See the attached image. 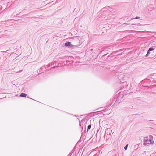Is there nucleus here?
Returning a JSON list of instances; mask_svg holds the SVG:
<instances>
[{
  "instance_id": "f257e3e1",
  "label": "nucleus",
  "mask_w": 156,
  "mask_h": 156,
  "mask_svg": "<svg viewBox=\"0 0 156 156\" xmlns=\"http://www.w3.org/2000/svg\"><path fill=\"white\" fill-rule=\"evenodd\" d=\"M144 144L146 145L147 144H149L153 143V137L152 136H149V139H148L147 138L145 137L144 140Z\"/></svg>"
},
{
  "instance_id": "f03ea898",
  "label": "nucleus",
  "mask_w": 156,
  "mask_h": 156,
  "mask_svg": "<svg viewBox=\"0 0 156 156\" xmlns=\"http://www.w3.org/2000/svg\"><path fill=\"white\" fill-rule=\"evenodd\" d=\"M65 46L66 47H72L73 46L71 44V42H69L65 43Z\"/></svg>"
},
{
  "instance_id": "7ed1b4c3",
  "label": "nucleus",
  "mask_w": 156,
  "mask_h": 156,
  "mask_svg": "<svg viewBox=\"0 0 156 156\" xmlns=\"http://www.w3.org/2000/svg\"><path fill=\"white\" fill-rule=\"evenodd\" d=\"M27 95L26 94L24 93H21L20 96L21 97H26Z\"/></svg>"
},
{
  "instance_id": "20e7f679",
  "label": "nucleus",
  "mask_w": 156,
  "mask_h": 156,
  "mask_svg": "<svg viewBox=\"0 0 156 156\" xmlns=\"http://www.w3.org/2000/svg\"><path fill=\"white\" fill-rule=\"evenodd\" d=\"M154 50V48L153 47H151L150 48L148 49V51H151L153 50Z\"/></svg>"
},
{
  "instance_id": "39448f33",
  "label": "nucleus",
  "mask_w": 156,
  "mask_h": 156,
  "mask_svg": "<svg viewBox=\"0 0 156 156\" xmlns=\"http://www.w3.org/2000/svg\"><path fill=\"white\" fill-rule=\"evenodd\" d=\"M91 125H89L87 127V132H88V129H90L91 128Z\"/></svg>"
},
{
  "instance_id": "423d86ee",
  "label": "nucleus",
  "mask_w": 156,
  "mask_h": 156,
  "mask_svg": "<svg viewBox=\"0 0 156 156\" xmlns=\"http://www.w3.org/2000/svg\"><path fill=\"white\" fill-rule=\"evenodd\" d=\"M128 146V144H127L124 147L125 150H126L127 149V148Z\"/></svg>"
},
{
  "instance_id": "0eeeda50",
  "label": "nucleus",
  "mask_w": 156,
  "mask_h": 156,
  "mask_svg": "<svg viewBox=\"0 0 156 156\" xmlns=\"http://www.w3.org/2000/svg\"><path fill=\"white\" fill-rule=\"evenodd\" d=\"M150 51H148V50L147 51V54L146 55V56H145V57H147L149 54H150V52H149Z\"/></svg>"
},
{
  "instance_id": "6e6552de",
  "label": "nucleus",
  "mask_w": 156,
  "mask_h": 156,
  "mask_svg": "<svg viewBox=\"0 0 156 156\" xmlns=\"http://www.w3.org/2000/svg\"><path fill=\"white\" fill-rule=\"evenodd\" d=\"M140 18V17L138 16H137L135 18H134L133 19H138Z\"/></svg>"
}]
</instances>
